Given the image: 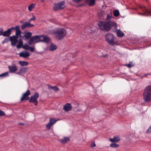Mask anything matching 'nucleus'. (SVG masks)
I'll return each mask as SVG.
<instances>
[{"instance_id": "9", "label": "nucleus", "mask_w": 151, "mask_h": 151, "mask_svg": "<svg viewBox=\"0 0 151 151\" xmlns=\"http://www.w3.org/2000/svg\"><path fill=\"white\" fill-rule=\"evenodd\" d=\"M57 120L55 119L54 118H50L49 119V122L46 126V128L48 130L50 129L51 127L57 121Z\"/></svg>"}, {"instance_id": "3", "label": "nucleus", "mask_w": 151, "mask_h": 151, "mask_svg": "<svg viewBox=\"0 0 151 151\" xmlns=\"http://www.w3.org/2000/svg\"><path fill=\"white\" fill-rule=\"evenodd\" d=\"M143 99L146 102L151 101V86H147L145 89L143 93Z\"/></svg>"}, {"instance_id": "46", "label": "nucleus", "mask_w": 151, "mask_h": 151, "mask_svg": "<svg viewBox=\"0 0 151 151\" xmlns=\"http://www.w3.org/2000/svg\"><path fill=\"white\" fill-rule=\"evenodd\" d=\"M148 75H151V73H148V74H145V75H144V76L145 77V76H147Z\"/></svg>"}, {"instance_id": "23", "label": "nucleus", "mask_w": 151, "mask_h": 151, "mask_svg": "<svg viewBox=\"0 0 151 151\" xmlns=\"http://www.w3.org/2000/svg\"><path fill=\"white\" fill-rule=\"evenodd\" d=\"M48 89L51 88L55 91H57L59 90L58 88L56 86H50L49 85H48Z\"/></svg>"}, {"instance_id": "31", "label": "nucleus", "mask_w": 151, "mask_h": 151, "mask_svg": "<svg viewBox=\"0 0 151 151\" xmlns=\"http://www.w3.org/2000/svg\"><path fill=\"white\" fill-rule=\"evenodd\" d=\"M9 75V73L8 72H6L3 73L1 74L0 75V77H6L8 76Z\"/></svg>"}, {"instance_id": "4", "label": "nucleus", "mask_w": 151, "mask_h": 151, "mask_svg": "<svg viewBox=\"0 0 151 151\" xmlns=\"http://www.w3.org/2000/svg\"><path fill=\"white\" fill-rule=\"evenodd\" d=\"M39 97V95L37 92H35L33 96L30 97L29 99V101L30 103H32L35 104V106H37L38 104L37 99Z\"/></svg>"}, {"instance_id": "37", "label": "nucleus", "mask_w": 151, "mask_h": 151, "mask_svg": "<svg viewBox=\"0 0 151 151\" xmlns=\"http://www.w3.org/2000/svg\"><path fill=\"white\" fill-rule=\"evenodd\" d=\"M9 38H5L4 40L2 41V42L3 43H6L7 42H8L9 41Z\"/></svg>"}, {"instance_id": "20", "label": "nucleus", "mask_w": 151, "mask_h": 151, "mask_svg": "<svg viewBox=\"0 0 151 151\" xmlns=\"http://www.w3.org/2000/svg\"><path fill=\"white\" fill-rule=\"evenodd\" d=\"M70 140V139L68 137H65L63 139L59 140L60 142L64 144Z\"/></svg>"}, {"instance_id": "12", "label": "nucleus", "mask_w": 151, "mask_h": 151, "mask_svg": "<svg viewBox=\"0 0 151 151\" xmlns=\"http://www.w3.org/2000/svg\"><path fill=\"white\" fill-rule=\"evenodd\" d=\"M8 68L9 72L11 73H15L17 70V66L14 64H13L11 66H9Z\"/></svg>"}, {"instance_id": "34", "label": "nucleus", "mask_w": 151, "mask_h": 151, "mask_svg": "<svg viewBox=\"0 0 151 151\" xmlns=\"http://www.w3.org/2000/svg\"><path fill=\"white\" fill-rule=\"evenodd\" d=\"M30 47L28 45H24L23 46V48L25 50H29Z\"/></svg>"}, {"instance_id": "24", "label": "nucleus", "mask_w": 151, "mask_h": 151, "mask_svg": "<svg viewBox=\"0 0 151 151\" xmlns=\"http://www.w3.org/2000/svg\"><path fill=\"white\" fill-rule=\"evenodd\" d=\"M56 46L52 44L51 45L49 50L50 51H53L56 50Z\"/></svg>"}, {"instance_id": "45", "label": "nucleus", "mask_w": 151, "mask_h": 151, "mask_svg": "<svg viewBox=\"0 0 151 151\" xmlns=\"http://www.w3.org/2000/svg\"><path fill=\"white\" fill-rule=\"evenodd\" d=\"M21 73H22L21 72H20V70L19 72L17 73V74L18 75H21Z\"/></svg>"}, {"instance_id": "30", "label": "nucleus", "mask_w": 151, "mask_h": 151, "mask_svg": "<svg viewBox=\"0 0 151 151\" xmlns=\"http://www.w3.org/2000/svg\"><path fill=\"white\" fill-rule=\"evenodd\" d=\"M119 146V145L118 144H116V143H112L110 145V146L112 148H116L117 147H118Z\"/></svg>"}, {"instance_id": "2", "label": "nucleus", "mask_w": 151, "mask_h": 151, "mask_svg": "<svg viewBox=\"0 0 151 151\" xmlns=\"http://www.w3.org/2000/svg\"><path fill=\"white\" fill-rule=\"evenodd\" d=\"M52 33L55 35L56 38L60 40L64 37L67 34L65 29L62 28H56L52 31Z\"/></svg>"}, {"instance_id": "29", "label": "nucleus", "mask_w": 151, "mask_h": 151, "mask_svg": "<svg viewBox=\"0 0 151 151\" xmlns=\"http://www.w3.org/2000/svg\"><path fill=\"white\" fill-rule=\"evenodd\" d=\"M119 12L118 10H115L113 12V14L114 16L118 17L119 15Z\"/></svg>"}, {"instance_id": "1", "label": "nucleus", "mask_w": 151, "mask_h": 151, "mask_svg": "<svg viewBox=\"0 0 151 151\" xmlns=\"http://www.w3.org/2000/svg\"><path fill=\"white\" fill-rule=\"evenodd\" d=\"M112 17V12L110 11L109 13L107 14L105 21H100L98 23V25L100 28L103 30L107 31L110 30L112 27L116 28L117 26L116 23L114 21H111Z\"/></svg>"}, {"instance_id": "27", "label": "nucleus", "mask_w": 151, "mask_h": 151, "mask_svg": "<svg viewBox=\"0 0 151 151\" xmlns=\"http://www.w3.org/2000/svg\"><path fill=\"white\" fill-rule=\"evenodd\" d=\"M35 4H32L29 5L28 7V9L29 11H31L32 9L35 8Z\"/></svg>"}, {"instance_id": "35", "label": "nucleus", "mask_w": 151, "mask_h": 151, "mask_svg": "<svg viewBox=\"0 0 151 151\" xmlns=\"http://www.w3.org/2000/svg\"><path fill=\"white\" fill-rule=\"evenodd\" d=\"M5 115V112L0 110V116H4Z\"/></svg>"}, {"instance_id": "36", "label": "nucleus", "mask_w": 151, "mask_h": 151, "mask_svg": "<svg viewBox=\"0 0 151 151\" xmlns=\"http://www.w3.org/2000/svg\"><path fill=\"white\" fill-rule=\"evenodd\" d=\"M96 146V144H95V142L94 141L92 142L91 143V147H93Z\"/></svg>"}, {"instance_id": "33", "label": "nucleus", "mask_w": 151, "mask_h": 151, "mask_svg": "<svg viewBox=\"0 0 151 151\" xmlns=\"http://www.w3.org/2000/svg\"><path fill=\"white\" fill-rule=\"evenodd\" d=\"M21 32L20 31H16V32L15 33V36L17 37H21Z\"/></svg>"}, {"instance_id": "43", "label": "nucleus", "mask_w": 151, "mask_h": 151, "mask_svg": "<svg viewBox=\"0 0 151 151\" xmlns=\"http://www.w3.org/2000/svg\"><path fill=\"white\" fill-rule=\"evenodd\" d=\"M3 31V28H0V36L2 35V33Z\"/></svg>"}, {"instance_id": "32", "label": "nucleus", "mask_w": 151, "mask_h": 151, "mask_svg": "<svg viewBox=\"0 0 151 151\" xmlns=\"http://www.w3.org/2000/svg\"><path fill=\"white\" fill-rule=\"evenodd\" d=\"M44 36L45 35H43L39 36V42H43V41L44 39Z\"/></svg>"}, {"instance_id": "19", "label": "nucleus", "mask_w": 151, "mask_h": 151, "mask_svg": "<svg viewBox=\"0 0 151 151\" xmlns=\"http://www.w3.org/2000/svg\"><path fill=\"white\" fill-rule=\"evenodd\" d=\"M19 63L21 66H27L29 65V63L28 62L25 61H19Z\"/></svg>"}, {"instance_id": "21", "label": "nucleus", "mask_w": 151, "mask_h": 151, "mask_svg": "<svg viewBox=\"0 0 151 151\" xmlns=\"http://www.w3.org/2000/svg\"><path fill=\"white\" fill-rule=\"evenodd\" d=\"M116 34L118 36L122 37L123 36L124 34L120 29H118L116 31Z\"/></svg>"}, {"instance_id": "10", "label": "nucleus", "mask_w": 151, "mask_h": 151, "mask_svg": "<svg viewBox=\"0 0 151 151\" xmlns=\"http://www.w3.org/2000/svg\"><path fill=\"white\" fill-rule=\"evenodd\" d=\"M34 26V24H30L29 22H25L21 26V28L22 30H24L27 28H31Z\"/></svg>"}, {"instance_id": "47", "label": "nucleus", "mask_w": 151, "mask_h": 151, "mask_svg": "<svg viewBox=\"0 0 151 151\" xmlns=\"http://www.w3.org/2000/svg\"><path fill=\"white\" fill-rule=\"evenodd\" d=\"M20 22L21 23H22L23 22V21H21Z\"/></svg>"}, {"instance_id": "18", "label": "nucleus", "mask_w": 151, "mask_h": 151, "mask_svg": "<svg viewBox=\"0 0 151 151\" xmlns=\"http://www.w3.org/2000/svg\"><path fill=\"white\" fill-rule=\"evenodd\" d=\"M24 35L23 36L26 39H28L31 37L32 33L30 32H24Z\"/></svg>"}, {"instance_id": "22", "label": "nucleus", "mask_w": 151, "mask_h": 151, "mask_svg": "<svg viewBox=\"0 0 151 151\" xmlns=\"http://www.w3.org/2000/svg\"><path fill=\"white\" fill-rule=\"evenodd\" d=\"M87 2L90 6L93 5L95 2V0H86Z\"/></svg>"}, {"instance_id": "28", "label": "nucleus", "mask_w": 151, "mask_h": 151, "mask_svg": "<svg viewBox=\"0 0 151 151\" xmlns=\"http://www.w3.org/2000/svg\"><path fill=\"white\" fill-rule=\"evenodd\" d=\"M50 40V39L49 37L46 36H44V39L43 42L48 43L49 42Z\"/></svg>"}, {"instance_id": "16", "label": "nucleus", "mask_w": 151, "mask_h": 151, "mask_svg": "<svg viewBox=\"0 0 151 151\" xmlns=\"http://www.w3.org/2000/svg\"><path fill=\"white\" fill-rule=\"evenodd\" d=\"M4 31V29H3V31L2 33V35L4 37H9V36L11 34V31H10V29H7L6 31Z\"/></svg>"}, {"instance_id": "6", "label": "nucleus", "mask_w": 151, "mask_h": 151, "mask_svg": "<svg viewBox=\"0 0 151 151\" xmlns=\"http://www.w3.org/2000/svg\"><path fill=\"white\" fill-rule=\"evenodd\" d=\"M105 37L106 41L110 45H114V37L112 35L110 34H107L105 35Z\"/></svg>"}, {"instance_id": "38", "label": "nucleus", "mask_w": 151, "mask_h": 151, "mask_svg": "<svg viewBox=\"0 0 151 151\" xmlns=\"http://www.w3.org/2000/svg\"><path fill=\"white\" fill-rule=\"evenodd\" d=\"M36 19V17H35L33 15L32 16V18H31L29 20V22H30V21H32V20H35Z\"/></svg>"}, {"instance_id": "5", "label": "nucleus", "mask_w": 151, "mask_h": 151, "mask_svg": "<svg viewBox=\"0 0 151 151\" xmlns=\"http://www.w3.org/2000/svg\"><path fill=\"white\" fill-rule=\"evenodd\" d=\"M65 7V2L62 1L60 3L54 4L53 9L54 10L56 11L59 9H63Z\"/></svg>"}, {"instance_id": "13", "label": "nucleus", "mask_w": 151, "mask_h": 151, "mask_svg": "<svg viewBox=\"0 0 151 151\" xmlns=\"http://www.w3.org/2000/svg\"><path fill=\"white\" fill-rule=\"evenodd\" d=\"M72 108V106L70 104L67 103L63 106V109L65 111H70Z\"/></svg>"}, {"instance_id": "11", "label": "nucleus", "mask_w": 151, "mask_h": 151, "mask_svg": "<svg viewBox=\"0 0 151 151\" xmlns=\"http://www.w3.org/2000/svg\"><path fill=\"white\" fill-rule=\"evenodd\" d=\"M19 37L13 35L10 38V41L11 42V44L13 46H14L17 42V39Z\"/></svg>"}, {"instance_id": "40", "label": "nucleus", "mask_w": 151, "mask_h": 151, "mask_svg": "<svg viewBox=\"0 0 151 151\" xmlns=\"http://www.w3.org/2000/svg\"><path fill=\"white\" fill-rule=\"evenodd\" d=\"M151 132V126H150L149 128L147 129L146 133H149Z\"/></svg>"}, {"instance_id": "39", "label": "nucleus", "mask_w": 151, "mask_h": 151, "mask_svg": "<svg viewBox=\"0 0 151 151\" xmlns=\"http://www.w3.org/2000/svg\"><path fill=\"white\" fill-rule=\"evenodd\" d=\"M15 29L16 31H19L20 30V27L19 26H16L15 27Z\"/></svg>"}, {"instance_id": "42", "label": "nucleus", "mask_w": 151, "mask_h": 151, "mask_svg": "<svg viewBox=\"0 0 151 151\" xmlns=\"http://www.w3.org/2000/svg\"><path fill=\"white\" fill-rule=\"evenodd\" d=\"M125 65L129 68H130L132 66L130 64H126Z\"/></svg>"}, {"instance_id": "7", "label": "nucleus", "mask_w": 151, "mask_h": 151, "mask_svg": "<svg viewBox=\"0 0 151 151\" xmlns=\"http://www.w3.org/2000/svg\"><path fill=\"white\" fill-rule=\"evenodd\" d=\"M39 36L36 35L32 37L28 42V44L29 45H32L35 43L39 42Z\"/></svg>"}, {"instance_id": "25", "label": "nucleus", "mask_w": 151, "mask_h": 151, "mask_svg": "<svg viewBox=\"0 0 151 151\" xmlns=\"http://www.w3.org/2000/svg\"><path fill=\"white\" fill-rule=\"evenodd\" d=\"M22 45H23L22 40L21 39L19 40V42L18 45H17V47L18 48H21L22 47Z\"/></svg>"}, {"instance_id": "41", "label": "nucleus", "mask_w": 151, "mask_h": 151, "mask_svg": "<svg viewBox=\"0 0 151 151\" xmlns=\"http://www.w3.org/2000/svg\"><path fill=\"white\" fill-rule=\"evenodd\" d=\"M29 50L31 52H33L34 51V48L33 47H30Z\"/></svg>"}, {"instance_id": "14", "label": "nucleus", "mask_w": 151, "mask_h": 151, "mask_svg": "<svg viewBox=\"0 0 151 151\" xmlns=\"http://www.w3.org/2000/svg\"><path fill=\"white\" fill-rule=\"evenodd\" d=\"M140 8L142 9L144 12V14H141L142 15H144L146 16H148L150 15V12L145 8V7L141 6Z\"/></svg>"}, {"instance_id": "48", "label": "nucleus", "mask_w": 151, "mask_h": 151, "mask_svg": "<svg viewBox=\"0 0 151 151\" xmlns=\"http://www.w3.org/2000/svg\"><path fill=\"white\" fill-rule=\"evenodd\" d=\"M20 124H21V125H24V124H22V123H20Z\"/></svg>"}, {"instance_id": "17", "label": "nucleus", "mask_w": 151, "mask_h": 151, "mask_svg": "<svg viewBox=\"0 0 151 151\" xmlns=\"http://www.w3.org/2000/svg\"><path fill=\"white\" fill-rule=\"evenodd\" d=\"M120 140V137L118 136H115L113 138H110L109 140L112 142H118Z\"/></svg>"}, {"instance_id": "15", "label": "nucleus", "mask_w": 151, "mask_h": 151, "mask_svg": "<svg viewBox=\"0 0 151 151\" xmlns=\"http://www.w3.org/2000/svg\"><path fill=\"white\" fill-rule=\"evenodd\" d=\"M19 56L23 58H26L30 55L29 53L27 52L24 51L21 52L19 54Z\"/></svg>"}, {"instance_id": "26", "label": "nucleus", "mask_w": 151, "mask_h": 151, "mask_svg": "<svg viewBox=\"0 0 151 151\" xmlns=\"http://www.w3.org/2000/svg\"><path fill=\"white\" fill-rule=\"evenodd\" d=\"M28 69V68L27 67H22L20 69V72L22 73H25L27 71Z\"/></svg>"}, {"instance_id": "8", "label": "nucleus", "mask_w": 151, "mask_h": 151, "mask_svg": "<svg viewBox=\"0 0 151 151\" xmlns=\"http://www.w3.org/2000/svg\"><path fill=\"white\" fill-rule=\"evenodd\" d=\"M30 94V90L29 89L27 90L26 92L23 94L21 98V101H22L24 100H27L29 99V97L28 96Z\"/></svg>"}, {"instance_id": "44", "label": "nucleus", "mask_w": 151, "mask_h": 151, "mask_svg": "<svg viewBox=\"0 0 151 151\" xmlns=\"http://www.w3.org/2000/svg\"><path fill=\"white\" fill-rule=\"evenodd\" d=\"M15 27H12L10 28L9 29H10V31L11 32L12 30H13L15 29Z\"/></svg>"}]
</instances>
